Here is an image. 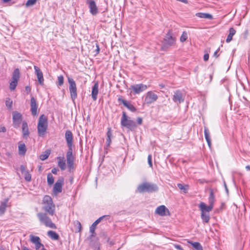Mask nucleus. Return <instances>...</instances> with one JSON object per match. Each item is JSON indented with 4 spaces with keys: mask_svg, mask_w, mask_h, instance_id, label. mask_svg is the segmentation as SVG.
<instances>
[{
    "mask_svg": "<svg viewBox=\"0 0 250 250\" xmlns=\"http://www.w3.org/2000/svg\"><path fill=\"white\" fill-rule=\"evenodd\" d=\"M22 174H24V179L26 181L29 182L31 181V175L28 171Z\"/></svg>",
    "mask_w": 250,
    "mask_h": 250,
    "instance_id": "a19ab883",
    "label": "nucleus"
},
{
    "mask_svg": "<svg viewBox=\"0 0 250 250\" xmlns=\"http://www.w3.org/2000/svg\"><path fill=\"white\" fill-rule=\"evenodd\" d=\"M31 90V88H30V86H26L25 87V91L26 92V93H27V94H28V93H29L30 92Z\"/></svg>",
    "mask_w": 250,
    "mask_h": 250,
    "instance_id": "3c124183",
    "label": "nucleus"
},
{
    "mask_svg": "<svg viewBox=\"0 0 250 250\" xmlns=\"http://www.w3.org/2000/svg\"><path fill=\"white\" fill-rule=\"evenodd\" d=\"M177 187L178 188L182 190L183 192L186 193L188 192V190L189 189V187L188 185H183L182 184H178Z\"/></svg>",
    "mask_w": 250,
    "mask_h": 250,
    "instance_id": "7c9ffc66",
    "label": "nucleus"
},
{
    "mask_svg": "<svg viewBox=\"0 0 250 250\" xmlns=\"http://www.w3.org/2000/svg\"><path fill=\"white\" fill-rule=\"evenodd\" d=\"M121 125L122 126L126 127L130 130L135 129L136 127L135 122L130 120L125 112H123L122 117L121 120Z\"/></svg>",
    "mask_w": 250,
    "mask_h": 250,
    "instance_id": "20e7f679",
    "label": "nucleus"
},
{
    "mask_svg": "<svg viewBox=\"0 0 250 250\" xmlns=\"http://www.w3.org/2000/svg\"><path fill=\"white\" fill-rule=\"evenodd\" d=\"M86 3L88 5L90 13L96 15L98 13V9L94 0H86Z\"/></svg>",
    "mask_w": 250,
    "mask_h": 250,
    "instance_id": "dca6fc26",
    "label": "nucleus"
},
{
    "mask_svg": "<svg viewBox=\"0 0 250 250\" xmlns=\"http://www.w3.org/2000/svg\"><path fill=\"white\" fill-rule=\"evenodd\" d=\"M47 127V119L46 117L42 114L39 120L38 125V132L40 136L43 137L46 131Z\"/></svg>",
    "mask_w": 250,
    "mask_h": 250,
    "instance_id": "39448f33",
    "label": "nucleus"
},
{
    "mask_svg": "<svg viewBox=\"0 0 250 250\" xmlns=\"http://www.w3.org/2000/svg\"><path fill=\"white\" fill-rule=\"evenodd\" d=\"M235 33V30L233 27L230 28L229 30V34L228 35L226 39V42L228 43L229 42L232 40V37Z\"/></svg>",
    "mask_w": 250,
    "mask_h": 250,
    "instance_id": "a878e982",
    "label": "nucleus"
},
{
    "mask_svg": "<svg viewBox=\"0 0 250 250\" xmlns=\"http://www.w3.org/2000/svg\"><path fill=\"white\" fill-rule=\"evenodd\" d=\"M225 187H226V189L227 191H228V188H227V187H226V185H225Z\"/></svg>",
    "mask_w": 250,
    "mask_h": 250,
    "instance_id": "338daca9",
    "label": "nucleus"
},
{
    "mask_svg": "<svg viewBox=\"0 0 250 250\" xmlns=\"http://www.w3.org/2000/svg\"><path fill=\"white\" fill-rule=\"evenodd\" d=\"M191 244L194 248L196 250H203V248L201 245L198 242L191 243Z\"/></svg>",
    "mask_w": 250,
    "mask_h": 250,
    "instance_id": "c9c22d12",
    "label": "nucleus"
},
{
    "mask_svg": "<svg viewBox=\"0 0 250 250\" xmlns=\"http://www.w3.org/2000/svg\"><path fill=\"white\" fill-rule=\"evenodd\" d=\"M49 154H50L49 152H45V153L42 154L40 156V158L41 160H42V161L45 160L48 158Z\"/></svg>",
    "mask_w": 250,
    "mask_h": 250,
    "instance_id": "79ce46f5",
    "label": "nucleus"
},
{
    "mask_svg": "<svg viewBox=\"0 0 250 250\" xmlns=\"http://www.w3.org/2000/svg\"><path fill=\"white\" fill-rule=\"evenodd\" d=\"M152 157L151 155H149L147 157L148 163L150 167H152V163L151 160Z\"/></svg>",
    "mask_w": 250,
    "mask_h": 250,
    "instance_id": "c03bdc74",
    "label": "nucleus"
},
{
    "mask_svg": "<svg viewBox=\"0 0 250 250\" xmlns=\"http://www.w3.org/2000/svg\"><path fill=\"white\" fill-rule=\"evenodd\" d=\"M22 250H30L28 248L25 247H23L22 248Z\"/></svg>",
    "mask_w": 250,
    "mask_h": 250,
    "instance_id": "e2e57ef3",
    "label": "nucleus"
},
{
    "mask_svg": "<svg viewBox=\"0 0 250 250\" xmlns=\"http://www.w3.org/2000/svg\"><path fill=\"white\" fill-rule=\"evenodd\" d=\"M160 86L161 87V88H163L164 87V85L161 84H160Z\"/></svg>",
    "mask_w": 250,
    "mask_h": 250,
    "instance_id": "69168bd1",
    "label": "nucleus"
},
{
    "mask_svg": "<svg viewBox=\"0 0 250 250\" xmlns=\"http://www.w3.org/2000/svg\"><path fill=\"white\" fill-rule=\"evenodd\" d=\"M13 101L10 98H7L5 101L6 106L8 108L11 109L12 106Z\"/></svg>",
    "mask_w": 250,
    "mask_h": 250,
    "instance_id": "ea45409f",
    "label": "nucleus"
},
{
    "mask_svg": "<svg viewBox=\"0 0 250 250\" xmlns=\"http://www.w3.org/2000/svg\"><path fill=\"white\" fill-rule=\"evenodd\" d=\"M176 40V39L173 36L172 32L169 30L163 39L161 49L163 51H167L175 44Z\"/></svg>",
    "mask_w": 250,
    "mask_h": 250,
    "instance_id": "f03ea898",
    "label": "nucleus"
},
{
    "mask_svg": "<svg viewBox=\"0 0 250 250\" xmlns=\"http://www.w3.org/2000/svg\"><path fill=\"white\" fill-rule=\"evenodd\" d=\"M37 0H28L25 3V6L28 7L34 5L36 3Z\"/></svg>",
    "mask_w": 250,
    "mask_h": 250,
    "instance_id": "58836bf2",
    "label": "nucleus"
},
{
    "mask_svg": "<svg viewBox=\"0 0 250 250\" xmlns=\"http://www.w3.org/2000/svg\"><path fill=\"white\" fill-rule=\"evenodd\" d=\"M147 88V85L143 83L132 85L130 89H132L135 94H139Z\"/></svg>",
    "mask_w": 250,
    "mask_h": 250,
    "instance_id": "ddd939ff",
    "label": "nucleus"
},
{
    "mask_svg": "<svg viewBox=\"0 0 250 250\" xmlns=\"http://www.w3.org/2000/svg\"><path fill=\"white\" fill-rule=\"evenodd\" d=\"M30 237L31 242L34 243V244L40 242V239L39 237L33 236L32 235H31Z\"/></svg>",
    "mask_w": 250,
    "mask_h": 250,
    "instance_id": "e433bc0d",
    "label": "nucleus"
},
{
    "mask_svg": "<svg viewBox=\"0 0 250 250\" xmlns=\"http://www.w3.org/2000/svg\"><path fill=\"white\" fill-rule=\"evenodd\" d=\"M40 221L46 227L50 228H56L55 225L52 223L51 219L45 213L40 212L37 214Z\"/></svg>",
    "mask_w": 250,
    "mask_h": 250,
    "instance_id": "0eeeda50",
    "label": "nucleus"
},
{
    "mask_svg": "<svg viewBox=\"0 0 250 250\" xmlns=\"http://www.w3.org/2000/svg\"><path fill=\"white\" fill-rule=\"evenodd\" d=\"M58 169L57 168H53L52 169L51 172L55 174H57Z\"/></svg>",
    "mask_w": 250,
    "mask_h": 250,
    "instance_id": "5fc2aeb1",
    "label": "nucleus"
},
{
    "mask_svg": "<svg viewBox=\"0 0 250 250\" xmlns=\"http://www.w3.org/2000/svg\"><path fill=\"white\" fill-rule=\"evenodd\" d=\"M158 96L152 91H148L145 98V103L147 104H151L156 101Z\"/></svg>",
    "mask_w": 250,
    "mask_h": 250,
    "instance_id": "f8f14e48",
    "label": "nucleus"
},
{
    "mask_svg": "<svg viewBox=\"0 0 250 250\" xmlns=\"http://www.w3.org/2000/svg\"><path fill=\"white\" fill-rule=\"evenodd\" d=\"M219 50V49H218L216 51H215V52L214 53V54H213L214 57L217 58L219 56V55L218 54V52Z\"/></svg>",
    "mask_w": 250,
    "mask_h": 250,
    "instance_id": "6e6d98bb",
    "label": "nucleus"
},
{
    "mask_svg": "<svg viewBox=\"0 0 250 250\" xmlns=\"http://www.w3.org/2000/svg\"><path fill=\"white\" fill-rule=\"evenodd\" d=\"M100 50V49L99 45L98 44V43H96V49L95 50L96 54H97L99 53Z\"/></svg>",
    "mask_w": 250,
    "mask_h": 250,
    "instance_id": "09e8293b",
    "label": "nucleus"
},
{
    "mask_svg": "<svg viewBox=\"0 0 250 250\" xmlns=\"http://www.w3.org/2000/svg\"><path fill=\"white\" fill-rule=\"evenodd\" d=\"M54 179L53 175L51 173L47 174V183L49 185H52L54 183Z\"/></svg>",
    "mask_w": 250,
    "mask_h": 250,
    "instance_id": "f704fd0d",
    "label": "nucleus"
},
{
    "mask_svg": "<svg viewBox=\"0 0 250 250\" xmlns=\"http://www.w3.org/2000/svg\"><path fill=\"white\" fill-rule=\"evenodd\" d=\"M203 58L204 61H208L209 58V54L208 53L205 54Z\"/></svg>",
    "mask_w": 250,
    "mask_h": 250,
    "instance_id": "8fccbe9b",
    "label": "nucleus"
},
{
    "mask_svg": "<svg viewBox=\"0 0 250 250\" xmlns=\"http://www.w3.org/2000/svg\"><path fill=\"white\" fill-rule=\"evenodd\" d=\"M246 168L248 171L250 170V166H249V165L247 166L246 167Z\"/></svg>",
    "mask_w": 250,
    "mask_h": 250,
    "instance_id": "052dcab7",
    "label": "nucleus"
},
{
    "mask_svg": "<svg viewBox=\"0 0 250 250\" xmlns=\"http://www.w3.org/2000/svg\"><path fill=\"white\" fill-rule=\"evenodd\" d=\"M215 201V197L212 191L210 192L209 197L208 198L209 205H211L213 208V205Z\"/></svg>",
    "mask_w": 250,
    "mask_h": 250,
    "instance_id": "2f4dec72",
    "label": "nucleus"
},
{
    "mask_svg": "<svg viewBox=\"0 0 250 250\" xmlns=\"http://www.w3.org/2000/svg\"><path fill=\"white\" fill-rule=\"evenodd\" d=\"M58 160V165L62 170H64L66 168L65 160L64 157H58L57 158Z\"/></svg>",
    "mask_w": 250,
    "mask_h": 250,
    "instance_id": "412c9836",
    "label": "nucleus"
},
{
    "mask_svg": "<svg viewBox=\"0 0 250 250\" xmlns=\"http://www.w3.org/2000/svg\"><path fill=\"white\" fill-rule=\"evenodd\" d=\"M8 199H5L3 201H2L0 205V216L3 215L6 211L7 207V203Z\"/></svg>",
    "mask_w": 250,
    "mask_h": 250,
    "instance_id": "b1692460",
    "label": "nucleus"
},
{
    "mask_svg": "<svg viewBox=\"0 0 250 250\" xmlns=\"http://www.w3.org/2000/svg\"><path fill=\"white\" fill-rule=\"evenodd\" d=\"M112 136L111 130L110 128H108V131L107 132V138H111Z\"/></svg>",
    "mask_w": 250,
    "mask_h": 250,
    "instance_id": "49530a36",
    "label": "nucleus"
},
{
    "mask_svg": "<svg viewBox=\"0 0 250 250\" xmlns=\"http://www.w3.org/2000/svg\"><path fill=\"white\" fill-rule=\"evenodd\" d=\"M188 39V34L186 31H184L180 37V41L182 42L186 41Z\"/></svg>",
    "mask_w": 250,
    "mask_h": 250,
    "instance_id": "4c0bfd02",
    "label": "nucleus"
},
{
    "mask_svg": "<svg viewBox=\"0 0 250 250\" xmlns=\"http://www.w3.org/2000/svg\"><path fill=\"white\" fill-rule=\"evenodd\" d=\"M20 78V71L19 69H16L13 73L11 82L10 83L9 88L11 91L15 89Z\"/></svg>",
    "mask_w": 250,
    "mask_h": 250,
    "instance_id": "1a4fd4ad",
    "label": "nucleus"
},
{
    "mask_svg": "<svg viewBox=\"0 0 250 250\" xmlns=\"http://www.w3.org/2000/svg\"><path fill=\"white\" fill-rule=\"evenodd\" d=\"M175 248L179 250H183L181 246L178 245H175Z\"/></svg>",
    "mask_w": 250,
    "mask_h": 250,
    "instance_id": "13d9d810",
    "label": "nucleus"
},
{
    "mask_svg": "<svg viewBox=\"0 0 250 250\" xmlns=\"http://www.w3.org/2000/svg\"><path fill=\"white\" fill-rule=\"evenodd\" d=\"M201 213H208L212 210L213 207L211 205L207 206L204 202H201L199 205Z\"/></svg>",
    "mask_w": 250,
    "mask_h": 250,
    "instance_id": "6ab92c4d",
    "label": "nucleus"
},
{
    "mask_svg": "<svg viewBox=\"0 0 250 250\" xmlns=\"http://www.w3.org/2000/svg\"><path fill=\"white\" fill-rule=\"evenodd\" d=\"M19 153L20 155H24L26 151V146L24 144L21 143L19 145Z\"/></svg>",
    "mask_w": 250,
    "mask_h": 250,
    "instance_id": "c85d7f7f",
    "label": "nucleus"
},
{
    "mask_svg": "<svg viewBox=\"0 0 250 250\" xmlns=\"http://www.w3.org/2000/svg\"><path fill=\"white\" fill-rule=\"evenodd\" d=\"M111 141V138H107V139H106V143H107V146H109L110 145Z\"/></svg>",
    "mask_w": 250,
    "mask_h": 250,
    "instance_id": "4d7b16f0",
    "label": "nucleus"
},
{
    "mask_svg": "<svg viewBox=\"0 0 250 250\" xmlns=\"http://www.w3.org/2000/svg\"><path fill=\"white\" fill-rule=\"evenodd\" d=\"M158 188L156 185L150 183H144L138 186L137 189L139 192H152L156 191Z\"/></svg>",
    "mask_w": 250,
    "mask_h": 250,
    "instance_id": "423d86ee",
    "label": "nucleus"
},
{
    "mask_svg": "<svg viewBox=\"0 0 250 250\" xmlns=\"http://www.w3.org/2000/svg\"><path fill=\"white\" fill-rule=\"evenodd\" d=\"M109 219V216L108 215H104L100 218H99L97 220H96L90 227L89 231L91 233V237H94L96 236L95 233V229L96 228V226L100 223L102 221L105 220H108Z\"/></svg>",
    "mask_w": 250,
    "mask_h": 250,
    "instance_id": "9d476101",
    "label": "nucleus"
},
{
    "mask_svg": "<svg viewBox=\"0 0 250 250\" xmlns=\"http://www.w3.org/2000/svg\"><path fill=\"white\" fill-rule=\"evenodd\" d=\"M12 114L13 125L14 127L18 128L20 126L21 122L22 115L20 113L17 111H14Z\"/></svg>",
    "mask_w": 250,
    "mask_h": 250,
    "instance_id": "9b49d317",
    "label": "nucleus"
},
{
    "mask_svg": "<svg viewBox=\"0 0 250 250\" xmlns=\"http://www.w3.org/2000/svg\"><path fill=\"white\" fill-rule=\"evenodd\" d=\"M64 179L61 177L57 181L53 188V192L55 194L60 193L62 191V186L63 184Z\"/></svg>",
    "mask_w": 250,
    "mask_h": 250,
    "instance_id": "2eb2a0df",
    "label": "nucleus"
},
{
    "mask_svg": "<svg viewBox=\"0 0 250 250\" xmlns=\"http://www.w3.org/2000/svg\"><path fill=\"white\" fill-rule=\"evenodd\" d=\"M31 111L32 113V114L34 116H35L37 114V107L38 105L36 103V99L32 97L31 98Z\"/></svg>",
    "mask_w": 250,
    "mask_h": 250,
    "instance_id": "aec40b11",
    "label": "nucleus"
},
{
    "mask_svg": "<svg viewBox=\"0 0 250 250\" xmlns=\"http://www.w3.org/2000/svg\"><path fill=\"white\" fill-rule=\"evenodd\" d=\"M10 1H11V0H2V1L4 3H7L8 2H9Z\"/></svg>",
    "mask_w": 250,
    "mask_h": 250,
    "instance_id": "680f3d73",
    "label": "nucleus"
},
{
    "mask_svg": "<svg viewBox=\"0 0 250 250\" xmlns=\"http://www.w3.org/2000/svg\"><path fill=\"white\" fill-rule=\"evenodd\" d=\"M122 103L125 107H126L128 109H129L131 111L134 112L136 111L135 107L126 100H123Z\"/></svg>",
    "mask_w": 250,
    "mask_h": 250,
    "instance_id": "cd10ccee",
    "label": "nucleus"
},
{
    "mask_svg": "<svg viewBox=\"0 0 250 250\" xmlns=\"http://www.w3.org/2000/svg\"><path fill=\"white\" fill-rule=\"evenodd\" d=\"M6 129L4 126L0 127V132H6Z\"/></svg>",
    "mask_w": 250,
    "mask_h": 250,
    "instance_id": "864d4df0",
    "label": "nucleus"
},
{
    "mask_svg": "<svg viewBox=\"0 0 250 250\" xmlns=\"http://www.w3.org/2000/svg\"><path fill=\"white\" fill-rule=\"evenodd\" d=\"M123 99L122 98H119L118 99V101H120V102H121L122 103V101H123Z\"/></svg>",
    "mask_w": 250,
    "mask_h": 250,
    "instance_id": "0e129e2a",
    "label": "nucleus"
},
{
    "mask_svg": "<svg viewBox=\"0 0 250 250\" xmlns=\"http://www.w3.org/2000/svg\"><path fill=\"white\" fill-rule=\"evenodd\" d=\"M212 76H213V73L209 75L210 79H209V83H210L211 82L212 79Z\"/></svg>",
    "mask_w": 250,
    "mask_h": 250,
    "instance_id": "bf43d9fd",
    "label": "nucleus"
},
{
    "mask_svg": "<svg viewBox=\"0 0 250 250\" xmlns=\"http://www.w3.org/2000/svg\"><path fill=\"white\" fill-rule=\"evenodd\" d=\"M173 101L177 104L183 103L185 100L184 94L180 90H176L174 92L173 96Z\"/></svg>",
    "mask_w": 250,
    "mask_h": 250,
    "instance_id": "4468645a",
    "label": "nucleus"
},
{
    "mask_svg": "<svg viewBox=\"0 0 250 250\" xmlns=\"http://www.w3.org/2000/svg\"><path fill=\"white\" fill-rule=\"evenodd\" d=\"M63 83V77L62 76L60 75L58 77V85L61 86Z\"/></svg>",
    "mask_w": 250,
    "mask_h": 250,
    "instance_id": "37998d69",
    "label": "nucleus"
},
{
    "mask_svg": "<svg viewBox=\"0 0 250 250\" xmlns=\"http://www.w3.org/2000/svg\"><path fill=\"white\" fill-rule=\"evenodd\" d=\"M137 122L139 125H141L142 124V119L140 117H138L137 119Z\"/></svg>",
    "mask_w": 250,
    "mask_h": 250,
    "instance_id": "603ef678",
    "label": "nucleus"
},
{
    "mask_svg": "<svg viewBox=\"0 0 250 250\" xmlns=\"http://www.w3.org/2000/svg\"><path fill=\"white\" fill-rule=\"evenodd\" d=\"M98 88H99L98 83H96L94 84V85H93V86L92 87V93H91L92 98L94 101H96L97 100V95L99 92Z\"/></svg>",
    "mask_w": 250,
    "mask_h": 250,
    "instance_id": "5701e85b",
    "label": "nucleus"
},
{
    "mask_svg": "<svg viewBox=\"0 0 250 250\" xmlns=\"http://www.w3.org/2000/svg\"><path fill=\"white\" fill-rule=\"evenodd\" d=\"M155 213L161 216L170 215L169 210L164 205L158 207L155 210Z\"/></svg>",
    "mask_w": 250,
    "mask_h": 250,
    "instance_id": "f3484780",
    "label": "nucleus"
},
{
    "mask_svg": "<svg viewBox=\"0 0 250 250\" xmlns=\"http://www.w3.org/2000/svg\"><path fill=\"white\" fill-rule=\"evenodd\" d=\"M65 139L68 147L66 155L67 165L69 171H71L74 168L75 157L73 155V147L74 146L73 144V137L70 130H67L66 131Z\"/></svg>",
    "mask_w": 250,
    "mask_h": 250,
    "instance_id": "f257e3e1",
    "label": "nucleus"
},
{
    "mask_svg": "<svg viewBox=\"0 0 250 250\" xmlns=\"http://www.w3.org/2000/svg\"><path fill=\"white\" fill-rule=\"evenodd\" d=\"M196 16L203 19H207L211 20L213 19L212 16L211 14L205 13H197L196 14Z\"/></svg>",
    "mask_w": 250,
    "mask_h": 250,
    "instance_id": "bb28decb",
    "label": "nucleus"
},
{
    "mask_svg": "<svg viewBox=\"0 0 250 250\" xmlns=\"http://www.w3.org/2000/svg\"><path fill=\"white\" fill-rule=\"evenodd\" d=\"M35 73L37 76L38 81L39 84L41 85L44 84V78L43 74L40 68L36 65H34Z\"/></svg>",
    "mask_w": 250,
    "mask_h": 250,
    "instance_id": "a211bd4d",
    "label": "nucleus"
},
{
    "mask_svg": "<svg viewBox=\"0 0 250 250\" xmlns=\"http://www.w3.org/2000/svg\"><path fill=\"white\" fill-rule=\"evenodd\" d=\"M42 250H46L45 249H44V248H43Z\"/></svg>",
    "mask_w": 250,
    "mask_h": 250,
    "instance_id": "774afa93",
    "label": "nucleus"
},
{
    "mask_svg": "<svg viewBox=\"0 0 250 250\" xmlns=\"http://www.w3.org/2000/svg\"><path fill=\"white\" fill-rule=\"evenodd\" d=\"M74 229L76 232L81 231L82 229V226L81 223L79 221H76L74 222Z\"/></svg>",
    "mask_w": 250,
    "mask_h": 250,
    "instance_id": "473e14b6",
    "label": "nucleus"
},
{
    "mask_svg": "<svg viewBox=\"0 0 250 250\" xmlns=\"http://www.w3.org/2000/svg\"><path fill=\"white\" fill-rule=\"evenodd\" d=\"M201 218L203 222L208 223L210 219V216L208 213H201Z\"/></svg>",
    "mask_w": 250,
    "mask_h": 250,
    "instance_id": "72a5a7b5",
    "label": "nucleus"
},
{
    "mask_svg": "<svg viewBox=\"0 0 250 250\" xmlns=\"http://www.w3.org/2000/svg\"><path fill=\"white\" fill-rule=\"evenodd\" d=\"M20 170L22 173H24V172L27 171V170H26V168H25V166L23 165L21 166Z\"/></svg>",
    "mask_w": 250,
    "mask_h": 250,
    "instance_id": "a18cd8bd",
    "label": "nucleus"
},
{
    "mask_svg": "<svg viewBox=\"0 0 250 250\" xmlns=\"http://www.w3.org/2000/svg\"><path fill=\"white\" fill-rule=\"evenodd\" d=\"M204 134L205 139L207 142L208 145V146L210 148L211 145V139L209 135V130H208L207 127H204Z\"/></svg>",
    "mask_w": 250,
    "mask_h": 250,
    "instance_id": "393cba45",
    "label": "nucleus"
},
{
    "mask_svg": "<svg viewBox=\"0 0 250 250\" xmlns=\"http://www.w3.org/2000/svg\"><path fill=\"white\" fill-rule=\"evenodd\" d=\"M48 236L53 240H57L59 239V235L55 231L52 230H49L47 232Z\"/></svg>",
    "mask_w": 250,
    "mask_h": 250,
    "instance_id": "c756f323",
    "label": "nucleus"
},
{
    "mask_svg": "<svg viewBox=\"0 0 250 250\" xmlns=\"http://www.w3.org/2000/svg\"><path fill=\"white\" fill-rule=\"evenodd\" d=\"M42 208L43 210L51 215H54L55 206L50 196L48 195L44 196L42 199Z\"/></svg>",
    "mask_w": 250,
    "mask_h": 250,
    "instance_id": "7ed1b4c3",
    "label": "nucleus"
},
{
    "mask_svg": "<svg viewBox=\"0 0 250 250\" xmlns=\"http://www.w3.org/2000/svg\"><path fill=\"white\" fill-rule=\"evenodd\" d=\"M22 136L24 138L26 139L29 135V131L28 130V125L27 123L25 122H23L22 124Z\"/></svg>",
    "mask_w": 250,
    "mask_h": 250,
    "instance_id": "4be33fe9",
    "label": "nucleus"
},
{
    "mask_svg": "<svg viewBox=\"0 0 250 250\" xmlns=\"http://www.w3.org/2000/svg\"><path fill=\"white\" fill-rule=\"evenodd\" d=\"M36 250H39L41 246L43 245L40 243V241L37 243L35 244Z\"/></svg>",
    "mask_w": 250,
    "mask_h": 250,
    "instance_id": "de8ad7c7",
    "label": "nucleus"
},
{
    "mask_svg": "<svg viewBox=\"0 0 250 250\" xmlns=\"http://www.w3.org/2000/svg\"><path fill=\"white\" fill-rule=\"evenodd\" d=\"M68 82L69 84V89L71 98L73 101H74L77 97V87L75 82L71 78H68Z\"/></svg>",
    "mask_w": 250,
    "mask_h": 250,
    "instance_id": "6e6552de",
    "label": "nucleus"
}]
</instances>
